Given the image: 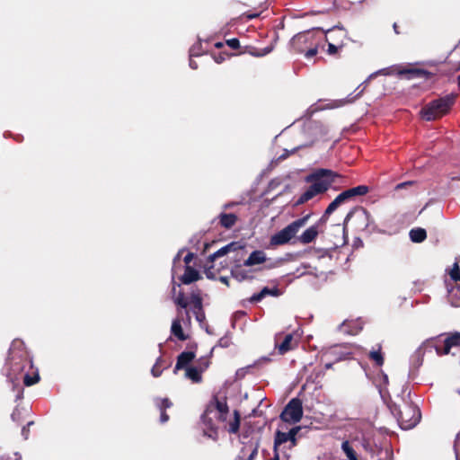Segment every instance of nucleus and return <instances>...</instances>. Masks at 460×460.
Masks as SVG:
<instances>
[{"label":"nucleus","mask_w":460,"mask_h":460,"mask_svg":"<svg viewBox=\"0 0 460 460\" xmlns=\"http://www.w3.org/2000/svg\"><path fill=\"white\" fill-rule=\"evenodd\" d=\"M3 371L13 387L20 386L21 381L30 386L40 379L39 373L33 370L31 359L21 341H13Z\"/></svg>","instance_id":"f257e3e1"},{"label":"nucleus","mask_w":460,"mask_h":460,"mask_svg":"<svg viewBox=\"0 0 460 460\" xmlns=\"http://www.w3.org/2000/svg\"><path fill=\"white\" fill-rule=\"evenodd\" d=\"M341 175L330 169H316L305 176V182L309 183L306 190L300 195L296 205H302L317 195L325 193Z\"/></svg>","instance_id":"f03ea898"},{"label":"nucleus","mask_w":460,"mask_h":460,"mask_svg":"<svg viewBox=\"0 0 460 460\" xmlns=\"http://www.w3.org/2000/svg\"><path fill=\"white\" fill-rule=\"evenodd\" d=\"M323 36L319 29L305 31L296 34L289 42L292 51L304 54L306 58H311L318 53Z\"/></svg>","instance_id":"7ed1b4c3"},{"label":"nucleus","mask_w":460,"mask_h":460,"mask_svg":"<svg viewBox=\"0 0 460 460\" xmlns=\"http://www.w3.org/2000/svg\"><path fill=\"white\" fill-rule=\"evenodd\" d=\"M458 348H460V332H453L427 339L420 346L418 351L424 355L435 350L438 356H444L449 354L451 349Z\"/></svg>","instance_id":"20e7f679"},{"label":"nucleus","mask_w":460,"mask_h":460,"mask_svg":"<svg viewBox=\"0 0 460 460\" xmlns=\"http://www.w3.org/2000/svg\"><path fill=\"white\" fill-rule=\"evenodd\" d=\"M389 409L402 429L414 428L421 418L420 409L412 403L403 402L402 405H399L392 402Z\"/></svg>","instance_id":"39448f33"},{"label":"nucleus","mask_w":460,"mask_h":460,"mask_svg":"<svg viewBox=\"0 0 460 460\" xmlns=\"http://www.w3.org/2000/svg\"><path fill=\"white\" fill-rule=\"evenodd\" d=\"M174 304L181 309H185V320L188 323H190L191 319L190 311L187 310V307L190 304L191 305L190 310L192 311L196 320L200 323L206 320V314L203 308V299L201 297L199 289L191 292L190 296V303L185 297L184 293L180 292L174 298ZM182 320L184 321V319Z\"/></svg>","instance_id":"423d86ee"},{"label":"nucleus","mask_w":460,"mask_h":460,"mask_svg":"<svg viewBox=\"0 0 460 460\" xmlns=\"http://www.w3.org/2000/svg\"><path fill=\"white\" fill-rule=\"evenodd\" d=\"M456 98V94L451 93L429 102L420 110L422 119L431 121L443 117L450 111Z\"/></svg>","instance_id":"0eeeda50"},{"label":"nucleus","mask_w":460,"mask_h":460,"mask_svg":"<svg viewBox=\"0 0 460 460\" xmlns=\"http://www.w3.org/2000/svg\"><path fill=\"white\" fill-rule=\"evenodd\" d=\"M310 217L311 214H307L288 225L270 237V244L279 246L288 243L292 238L296 236L299 230L306 225Z\"/></svg>","instance_id":"6e6552de"},{"label":"nucleus","mask_w":460,"mask_h":460,"mask_svg":"<svg viewBox=\"0 0 460 460\" xmlns=\"http://www.w3.org/2000/svg\"><path fill=\"white\" fill-rule=\"evenodd\" d=\"M370 219L371 215L366 208L356 207L347 214L343 223V230L345 231L350 222L356 231H365L369 226Z\"/></svg>","instance_id":"1a4fd4ad"},{"label":"nucleus","mask_w":460,"mask_h":460,"mask_svg":"<svg viewBox=\"0 0 460 460\" xmlns=\"http://www.w3.org/2000/svg\"><path fill=\"white\" fill-rule=\"evenodd\" d=\"M303 417L302 401L298 398L291 399L285 406L280 413V420L283 422L296 424L301 420Z\"/></svg>","instance_id":"9d476101"},{"label":"nucleus","mask_w":460,"mask_h":460,"mask_svg":"<svg viewBox=\"0 0 460 460\" xmlns=\"http://www.w3.org/2000/svg\"><path fill=\"white\" fill-rule=\"evenodd\" d=\"M325 223H322L319 219L314 225L305 229L299 236L296 237L297 241L302 244H308L314 242L318 234L324 230Z\"/></svg>","instance_id":"9b49d317"},{"label":"nucleus","mask_w":460,"mask_h":460,"mask_svg":"<svg viewBox=\"0 0 460 460\" xmlns=\"http://www.w3.org/2000/svg\"><path fill=\"white\" fill-rule=\"evenodd\" d=\"M154 403L156 409L160 411V422L162 424L166 423L170 419L169 415L166 413V410L172 407V402L167 397H155L154 398Z\"/></svg>","instance_id":"f8f14e48"},{"label":"nucleus","mask_w":460,"mask_h":460,"mask_svg":"<svg viewBox=\"0 0 460 460\" xmlns=\"http://www.w3.org/2000/svg\"><path fill=\"white\" fill-rule=\"evenodd\" d=\"M368 192H369L368 186L358 185L357 187H353V188H350V189H348V190L342 191L341 193H340V195L341 196L343 200L345 202H347V201L355 199L357 197L365 196Z\"/></svg>","instance_id":"ddd939ff"},{"label":"nucleus","mask_w":460,"mask_h":460,"mask_svg":"<svg viewBox=\"0 0 460 460\" xmlns=\"http://www.w3.org/2000/svg\"><path fill=\"white\" fill-rule=\"evenodd\" d=\"M243 248V245L240 243V242H231L230 243L225 245L224 247L220 248L214 253L210 254L208 258V261L209 262H214L217 258L222 257L230 252H235L237 250H241Z\"/></svg>","instance_id":"4468645a"},{"label":"nucleus","mask_w":460,"mask_h":460,"mask_svg":"<svg viewBox=\"0 0 460 460\" xmlns=\"http://www.w3.org/2000/svg\"><path fill=\"white\" fill-rule=\"evenodd\" d=\"M347 32L344 29L334 27L328 30L324 35L326 42H341V45H345Z\"/></svg>","instance_id":"2eb2a0df"},{"label":"nucleus","mask_w":460,"mask_h":460,"mask_svg":"<svg viewBox=\"0 0 460 460\" xmlns=\"http://www.w3.org/2000/svg\"><path fill=\"white\" fill-rule=\"evenodd\" d=\"M281 295H282V292L277 286H275L272 288L264 287L259 293L253 294L249 298V301L251 303H258V302L261 301L267 296H272L278 297Z\"/></svg>","instance_id":"dca6fc26"},{"label":"nucleus","mask_w":460,"mask_h":460,"mask_svg":"<svg viewBox=\"0 0 460 460\" xmlns=\"http://www.w3.org/2000/svg\"><path fill=\"white\" fill-rule=\"evenodd\" d=\"M279 339L277 338V341L275 344L276 349L280 355H284L289 350L293 349L296 346V342H294V336L292 333L286 334L283 338V341L279 342Z\"/></svg>","instance_id":"f3484780"},{"label":"nucleus","mask_w":460,"mask_h":460,"mask_svg":"<svg viewBox=\"0 0 460 460\" xmlns=\"http://www.w3.org/2000/svg\"><path fill=\"white\" fill-rule=\"evenodd\" d=\"M195 352L193 351H183L177 357L176 365L173 369V373L176 374L180 369H186L190 367V362L195 358Z\"/></svg>","instance_id":"a211bd4d"},{"label":"nucleus","mask_w":460,"mask_h":460,"mask_svg":"<svg viewBox=\"0 0 460 460\" xmlns=\"http://www.w3.org/2000/svg\"><path fill=\"white\" fill-rule=\"evenodd\" d=\"M399 75H406L408 79L411 78H426L429 79L434 75L429 71L420 68H404L399 71Z\"/></svg>","instance_id":"6ab92c4d"},{"label":"nucleus","mask_w":460,"mask_h":460,"mask_svg":"<svg viewBox=\"0 0 460 460\" xmlns=\"http://www.w3.org/2000/svg\"><path fill=\"white\" fill-rule=\"evenodd\" d=\"M202 279L200 273L190 265H186L183 275L180 278V280L184 285H190L195 281Z\"/></svg>","instance_id":"aec40b11"},{"label":"nucleus","mask_w":460,"mask_h":460,"mask_svg":"<svg viewBox=\"0 0 460 460\" xmlns=\"http://www.w3.org/2000/svg\"><path fill=\"white\" fill-rule=\"evenodd\" d=\"M266 261V253L262 250H255L243 261V266L252 267L254 265L264 263Z\"/></svg>","instance_id":"412c9836"},{"label":"nucleus","mask_w":460,"mask_h":460,"mask_svg":"<svg viewBox=\"0 0 460 460\" xmlns=\"http://www.w3.org/2000/svg\"><path fill=\"white\" fill-rule=\"evenodd\" d=\"M343 203H345V201L339 194L326 208L323 215L320 218L321 222L326 224L329 217Z\"/></svg>","instance_id":"4be33fe9"},{"label":"nucleus","mask_w":460,"mask_h":460,"mask_svg":"<svg viewBox=\"0 0 460 460\" xmlns=\"http://www.w3.org/2000/svg\"><path fill=\"white\" fill-rule=\"evenodd\" d=\"M368 358L375 363L376 367H382L385 363L381 344H376L368 353Z\"/></svg>","instance_id":"5701e85b"},{"label":"nucleus","mask_w":460,"mask_h":460,"mask_svg":"<svg viewBox=\"0 0 460 460\" xmlns=\"http://www.w3.org/2000/svg\"><path fill=\"white\" fill-rule=\"evenodd\" d=\"M215 401V408L219 412L218 420L221 421L226 420V416L229 411V408L226 402V398L225 397L223 400H219L217 396L214 397Z\"/></svg>","instance_id":"b1692460"},{"label":"nucleus","mask_w":460,"mask_h":460,"mask_svg":"<svg viewBox=\"0 0 460 460\" xmlns=\"http://www.w3.org/2000/svg\"><path fill=\"white\" fill-rule=\"evenodd\" d=\"M218 218H219V225L226 229L232 228L237 222V216L233 213H229V214L221 213L218 216Z\"/></svg>","instance_id":"393cba45"},{"label":"nucleus","mask_w":460,"mask_h":460,"mask_svg":"<svg viewBox=\"0 0 460 460\" xmlns=\"http://www.w3.org/2000/svg\"><path fill=\"white\" fill-rule=\"evenodd\" d=\"M181 322V320L179 318L174 319L172 323L171 332L178 340L183 341L188 339V336L183 332Z\"/></svg>","instance_id":"a878e982"},{"label":"nucleus","mask_w":460,"mask_h":460,"mask_svg":"<svg viewBox=\"0 0 460 460\" xmlns=\"http://www.w3.org/2000/svg\"><path fill=\"white\" fill-rule=\"evenodd\" d=\"M410 239L413 243H422L427 238V233L424 228L416 227L410 231Z\"/></svg>","instance_id":"bb28decb"},{"label":"nucleus","mask_w":460,"mask_h":460,"mask_svg":"<svg viewBox=\"0 0 460 460\" xmlns=\"http://www.w3.org/2000/svg\"><path fill=\"white\" fill-rule=\"evenodd\" d=\"M241 414L237 410L234 411V419L229 421L227 431L231 434H236L240 429Z\"/></svg>","instance_id":"cd10ccee"},{"label":"nucleus","mask_w":460,"mask_h":460,"mask_svg":"<svg viewBox=\"0 0 460 460\" xmlns=\"http://www.w3.org/2000/svg\"><path fill=\"white\" fill-rule=\"evenodd\" d=\"M186 376L194 383H199L202 379V371L198 367H189L186 369Z\"/></svg>","instance_id":"c85d7f7f"},{"label":"nucleus","mask_w":460,"mask_h":460,"mask_svg":"<svg viewBox=\"0 0 460 460\" xmlns=\"http://www.w3.org/2000/svg\"><path fill=\"white\" fill-rule=\"evenodd\" d=\"M341 449L345 453L349 460H358L356 451L351 447L349 441L345 440L341 444Z\"/></svg>","instance_id":"c756f323"},{"label":"nucleus","mask_w":460,"mask_h":460,"mask_svg":"<svg viewBox=\"0 0 460 460\" xmlns=\"http://www.w3.org/2000/svg\"><path fill=\"white\" fill-rule=\"evenodd\" d=\"M164 363L165 362L162 358H159L156 360L155 364L153 366V367L151 369V373L155 377H158L161 376V374L163 372L162 367H164Z\"/></svg>","instance_id":"7c9ffc66"},{"label":"nucleus","mask_w":460,"mask_h":460,"mask_svg":"<svg viewBox=\"0 0 460 460\" xmlns=\"http://www.w3.org/2000/svg\"><path fill=\"white\" fill-rule=\"evenodd\" d=\"M328 43V49L327 53L331 56H335L339 53V51L344 47V45H341V42H327Z\"/></svg>","instance_id":"2f4dec72"},{"label":"nucleus","mask_w":460,"mask_h":460,"mask_svg":"<svg viewBox=\"0 0 460 460\" xmlns=\"http://www.w3.org/2000/svg\"><path fill=\"white\" fill-rule=\"evenodd\" d=\"M300 430H301V427L300 426H296V427L292 428L291 429H289V431H288V441H290V443H291V447H293L296 446V435H297V433Z\"/></svg>","instance_id":"473e14b6"},{"label":"nucleus","mask_w":460,"mask_h":460,"mask_svg":"<svg viewBox=\"0 0 460 460\" xmlns=\"http://www.w3.org/2000/svg\"><path fill=\"white\" fill-rule=\"evenodd\" d=\"M210 361L208 358L202 357L198 360V367L204 372L209 366Z\"/></svg>","instance_id":"72a5a7b5"},{"label":"nucleus","mask_w":460,"mask_h":460,"mask_svg":"<svg viewBox=\"0 0 460 460\" xmlns=\"http://www.w3.org/2000/svg\"><path fill=\"white\" fill-rule=\"evenodd\" d=\"M11 419L13 421L20 423L22 420V410L19 408H15L11 414Z\"/></svg>","instance_id":"f704fd0d"},{"label":"nucleus","mask_w":460,"mask_h":460,"mask_svg":"<svg viewBox=\"0 0 460 460\" xmlns=\"http://www.w3.org/2000/svg\"><path fill=\"white\" fill-rule=\"evenodd\" d=\"M33 424H34V421L30 420L27 422L26 426H24L22 429V436L23 437L24 439H28L29 435H30V427Z\"/></svg>","instance_id":"c9c22d12"},{"label":"nucleus","mask_w":460,"mask_h":460,"mask_svg":"<svg viewBox=\"0 0 460 460\" xmlns=\"http://www.w3.org/2000/svg\"><path fill=\"white\" fill-rule=\"evenodd\" d=\"M226 44L233 49H237L240 48V41L236 38L227 40Z\"/></svg>","instance_id":"e433bc0d"},{"label":"nucleus","mask_w":460,"mask_h":460,"mask_svg":"<svg viewBox=\"0 0 460 460\" xmlns=\"http://www.w3.org/2000/svg\"><path fill=\"white\" fill-rule=\"evenodd\" d=\"M259 446H260L259 440L255 441L253 448H252L251 454L249 455L247 460H254V458L258 455Z\"/></svg>","instance_id":"4c0bfd02"},{"label":"nucleus","mask_w":460,"mask_h":460,"mask_svg":"<svg viewBox=\"0 0 460 460\" xmlns=\"http://www.w3.org/2000/svg\"><path fill=\"white\" fill-rule=\"evenodd\" d=\"M208 411H209V407H208V409L206 410V412H205V414H203L202 419H203L204 423L207 424V425H209L210 429H213V428H212V420L209 419L208 420H207V419H208L207 413Z\"/></svg>","instance_id":"58836bf2"},{"label":"nucleus","mask_w":460,"mask_h":460,"mask_svg":"<svg viewBox=\"0 0 460 460\" xmlns=\"http://www.w3.org/2000/svg\"><path fill=\"white\" fill-rule=\"evenodd\" d=\"M193 258H194V254L192 252H188L186 254V256L184 257L183 261L185 262L186 265H189L191 262V261L193 260Z\"/></svg>","instance_id":"ea45409f"},{"label":"nucleus","mask_w":460,"mask_h":460,"mask_svg":"<svg viewBox=\"0 0 460 460\" xmlns=\"http://www.w3.org/2000/svg\"><path fill=\"white\" fill-rule=\"evenodd\" d=\"M411 184H412V181L402 182V183L397 184L395 189L396 190H400V189L405 188L406 186L411 185Z\"/></svg>","instance_id":"a19ab883"},{"label":"nucleus","mask_w":460,"mask_h":460,"mask_svg":"<svg viewBox=\"0 0 460 460\" xmlns=\"http://www.w3.org/2000/svg\"><path fill=\"white\" fill-rule=\"evenodd\" d=\"M190 66L192 68V69H197L198 68V65L195 61L193 60H190Z\"/></svg>","instance_id":"79ce46f5"},{"label":"nucleus","mask_w":460,"mask_h":460,"mask_svg":"<svg viewBox=\"0 0 460 460\" xmlns=\"http://www.w3.org/2000/svg\"><path fill=\"white\" fill-rule=\"evenodd\" d=\"M258 16H259V14H258V13H253V14H248V15H247V17H248L249 19H253V18H256V17H258Z\"/></svg>","instance_id":"37998d69"},{"label":"nucleus","mask_w":460,"mask_h":460,"mask_svg":"<svg viewBox=\"0 0 460 460\" xmlns=\"http://www.w3.org/2000/svg\"><path fill=\"white\" fill-rule=\"evenodd\" d=\"M332 365H333V363H326L324 367H325V369H330L332 367Z\"/></svg>","instance_id":"c03bdc74"},{"label":"nucleus","mask_w":460,"mask_h":460,"mask_svg":"<svg viewBox=\"0 0 460 460\" xmlns=\"http://www.w3.org/2000/svg\"><path fill=\"white\" fill-rule=\"evenodd\" d=\"M394 31L399 34V31H398V25L396 23L394 24Z\"/></svg>","instance_id":"a18cd8bd"},{"label":"nucleus","mask_w":460,"mask_h":460,"mask_svg":"<svg viewBox=\"0 0 460 460\" xmlns=\"http://www.w3.org/2000/svg\"><path fill=\"white\" fill-rule=\"evenodd\" d=\"M22 393L21 390H19V392H18V394L16 395V399H20L22 397Z\"/></svg>","instance_id":"49530a36"},{"label":"nucleus","mask_w":460,"mask_h":460,"mask_svg":"<svg viewBox=\"0 0 460 460\" xmlns=\"http://www.w3.org/2000/svg\"><path fill=\"white\" fill-rule=\"evenodd\" d=\"M222 46H223V43H221V42H217L215 44V47L217 49H220Z\"/></svg>","instance_id":"de8ad7c7"},{"label":"nucleus","mask_w":460,"mask_h":460,"mask_svg":"<svg viewBox=\"0 0 460 460\" xmlns=\"http://www.w3.org/2000/svg\"><path fill=\"white\" fill-rule=\"evenodd\" d=\"M460 70V63L456 66L454 71H459Z\"/></svg>","instance_id":"09e8293b"},{"label":"nucleus","mask_w":460,"mask_h":460,"mask_svg":"<svg viewBox=\"0 0 460 460\" xmlns=\"http://www.w3.org/2000/svg\"><path fill=\"white\" fill-rule=\"evenodd\" d=\"M266 454H267V453H266V450H262V455H263V457H264L265 459H267Z\"/></svg>","instance_id":"8fccbe9b"},{"label":"nucleus","mask_w":460,"mask_h":460,"mask_svg":"<svg viewBox=\"0 0 460 460\" xmlns=\"http://www.w3.org/2000/svg\"><path fill=\"white\" fill-rule=\"evenodd\" d=\"M457 83L460 85V75L457 76Z\"/></svg>","instance_id":"3c124183"},{"label":"nucleus","mask_w":460,"mask_h":460,"mask_svg":"<svg viewBox=\"0 0 460 460\" xmlns=\"http://www.w3.org/2000/svg\"><path fill=\"white\" fill-rule=\"evenodd\" d=\"M252 414L255 415L256 414V410H253Z\"/></svg>","instance_id":"603ef678"},{"label":"nucleus","mask_w":460,"mask_h":460,"mask_svg":"<svg viewBox=\"0 0 460 460\" xmlns=\"http://www.w3.org/2000/svg\"><path fill=\"white\" fill-rule=\"evenodd\" d=\"M457 438H460V433L458 434Z\"/></svg>","instance_id":"864d4df0"}]
</instances>
